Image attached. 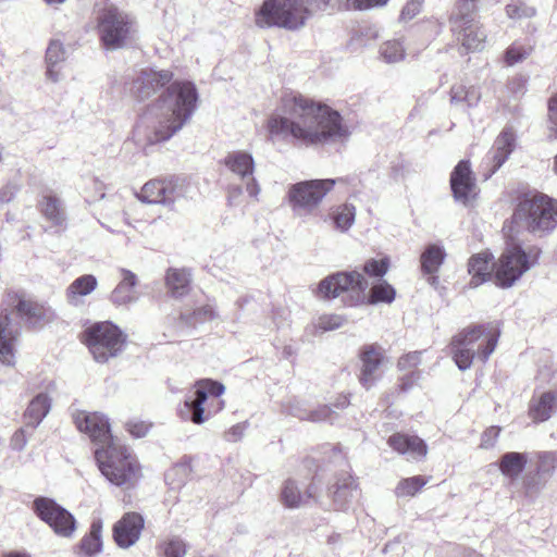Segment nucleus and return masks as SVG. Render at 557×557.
<instances>
[{
  "mask_svg": "<svg viewBox=\"0 0 557 557\" xmlns=\"http://www.w3.org/2000/svg\"><path fill=\"white\" fill-rule=\"evenodd\" d=\"M533 52V46L529 40H516L505 51L504 61L508 66H513L528 59Z\"/></svg>",
  "mask_w": 557,
  "mask_h": 557,
  "instance_id": "obj_44",
  "label": "nucleus"
},
{
  "mask_svg": "<svg viewBox=\"0 0 557 557\" xmlns=\"http://www.w3.org/2000/svg\"><path fill=\"white\" fill-rule=\"evenodd\" d=\"M16 194V189L12 185H7L0 189V203L10 202Z\"/></svg>",
  "mask_w": 557,
  "mask_h": 557,
  "instance_id": "obj_63",
  "label": "nucleus"
},
{
  "mask_svg": "<svg viewBox=\"0 0 557 557\" xmlns=\"http://www.w3.org/2000/svg\"><path fill=\"white\" fill-rule=\"evenodd\" d=\"M150 425L143 421H129L127 423L128 432L135 437H144L149 432Z\"/></svg>",
  "mask_w": 557,
  "mask_h": 557,
  "instance_id": "obj_58",
  "label": "nucleus"
},
{
  "mask_svg": "<svg viewBox=\"0 0 557 557\" xmlns=\"http://www.w3.org/2000/svg\"><path fill=\"white\" fill-rule=\"evenodd\" d=\"M288 113L289 117L274 115L268 120L271 136H292L306 146H323L345 141L350 135L337 111L302 96L293 98Z\"/></svg>",
  "mask_w": 557,
  "mask_h": 557,
  "instance_id": "obj_1",
  "label": "nucleus"
},
{
  "mask_svg": "<svg viewBox=\"0 0 557 557\" xmlns=\"http://www.w3.org/2000/svg\"><path fill=\"white\" fill-rule=\"evenodd\" d=\"M102 522L100 520L94 521L90 525V531L81 541V550L88 557L95 556L102 550Z\"/></svg>",
  "mask_w": 557,
  "mask_h": 557,
  "instance_id": "obj_40",
  "label": "nucleus"
},
{
  "mask_svg": "<svg viewBox=\"0 0 557 557\" xmlns=\"http://www.w3.org/2000/svg\"><path fill=\"white\" fill-rule=\"evenodd\" d=\"M308 7L312 8L314 11H327L330 9L341 8V0H306Z\"/></svg>",
  "mask_w": 557,
  "mask_h": 557,
  "instance_id": "obj_55",
  "label": "nucleus"
},
{
  "mask_svg": "<svg viewBox=\"0 0 557 557\" xmlns=\"http://www.w3.org/2000/svg\"><path fill=\"white\" fill-rule=\"evenodd\" d=\"M500 433V428L498 426H491L488 428L481 437V447L484 449H488L494 447L495 443L497 442V438Z\"/></svg>",
  "mask_w": 557,
  "mask_h": 557,
  "instance_id": "obj_54",
  "label": "nucleus"
},
{
  "mask_svg": "<svg viewBox=\"0 0 557 557\" xmlns=\"http://www.w3.org/2000/svg\"><path fill=\"white\" fill-rule=\"evenodd\" d=\"M145 520L137 512H126L113 525V540L123 549L134 546L140 539Z\"/></svg>",
  "mask_w": 557,
  "mask_h": 557,
  "instance_id": "obj_20",
  "label": "nucleus"
},
{
  "mask_svg": "<svg viewBox=\"0 0 557 557\" xmlns=\"http://www.w3.org/2000/svg\"><path fill=\"white\" fill-rule=\"evenodd\" d=\"M525 85L527 81L523 77H513L509 82L507 88L515 97H519L520 95L524 94Z\"/></svg>",
  "mask_w": 557,
  "mask_h": 557,
  "instance_id": "obj_59",
  "label": "nucleus"
},
{
  "mask_svg": "<svg viewBox=\"0 0 557 557\" xmlns=\"http://www.w3.org/2000/svg\"><path fill=\"white\" fill-rule=\"evenodd\" d=\"M540 252H525L518 245L505 248L498 260L493 264L495 284L502 288L511 287L525 272L537 263Z\"/></svg>",
  "mask_w": 557,
  "mask_h": 557,
  "instance_id": "obj_8",
  "label": "nucleus"
},
{
  "mask_svg": "<svg viewBox=\"0 0 557 557\" xmlns=\"http://www.w3.org/2000/svg\"><path fill=\"white\" fill-rule=\"evenodd\" d=\"M379 55L385 63H397L405 59L406 48L399 39L386 40L380 45Z\"/></svg>",
  "mask_w": 557,
  "mask_h": 557,
  "instance_id": "obj_43",
  "label": "nucleus"
},
{
  "mask_svg": "<svg viewBox=\"0 0 557 557\" xmlns=\"http://www.w3.org/2000/svg\"><path fill=\"white\" fill-rule=\"evenodd\" d=\"M40 211L45 219L49 221L53 226L64 227L66 223V216L61 201L54 196H44L40 203Z\"/></svg>",
  "mask_w": 557,
  "mask_h": 557,
  "instance_id": "obj_34",
  "label": "nucleus"
},
{
  "mask_svg": "<svg viewBox=\"0 0 557 557\" xmlns=\"http://www.w3.org/2000/svg\"><path fill=\"white\" fill-rule=\"evenodd\" d=\"M243 435V428L240 425H234L230 429L227 433L228 441H236Z\"/></svg>",
  "mask_w": 557,
  "mask_h": 557,
  "instance_id": "obj_64",
  "label": "nucleus"
},
{
  "mask_svg": "<svg viewBox=\"0 0 557 557\" xmlns=\"http://www.w3.org/2000/svg\"><path fill=\"white\" fill-rule=\"evenodd\" d=\"M281 502L285 507L290 509L306 505V496L302 495L296 481L288 479L284 482L281 492Z\"/></svg>",
  "mask_w": 557,
  "mask_h": 557,
  "instance_id": "obj_42",
  "label": "nucleus"
},
{
  "mask_svg": "<svg viewBox=\"0 0 557 557\" xmlns=\"http://www.w3.org/2000/svg\"><path fill=\"white\" fill-rule=\"evenodd\" d=\"M227 202L232 207L239 206L243 202V186L230 185L227 189Z\"/></svg>",
  "mask_w": 557,
  "mask_h": 557,
  "instance_id": "obj_57",
  "label": "nucleus"
},
{
  "mask_svg": "<svg viewBox=\"0 0 557 557\" xmlns=\"http://www.w3.org/2000/svg\"><path fill=\"white\" fill-rule=\"evenodd\" d=\"M197 100L198 92L191 82H173L148 109L153 128L151 140H168L181 131L194 114Z\"/></svg>",
  "mask_w": 557,
  "mask_h": 557,
  "instance_id": "obj_2",
  "label": "nucleus"
},
{
  "mask_svg": "<svg viewBox=\"0 0 557 557\" xmlns=\"http://www.w3.org/2000/svg\"><path fill=\"white\" fill-rule=\"evenodd\" d=\"M51 409V397L47 393H39L29 403L25 411L27 425L36 428L47 417Z\"/></svg>",
  "mask_w": 557,
  "mask_h": 557,
  "instance_id": "obj_30",
  "label": "nucleus"
},
{
  "mask_svg": "<svg viewBox=\"0 0 557 557\" xmlns=\"http://www.w3.org/2000/svg\"><path fill=\"white\" fill-rule=\"evenodd\" d=\"M513 221L531 232L548 231L555 226L554 200L546 195H535L520 201Z\"/></svg>",
  "mask_w": 557,
  "mask_h": 557,
  "instance_id": "obj_12",
  "label": "nucleus"
},
{
  "mask_svg": "<svg viewBox=\"0 0 557 557\" xmlns=\"http://www.w3.org/2000/svg\"><path fill=\"white\" fill-rule=\"evenodd\" d=\"M450 189L457 202L468 206L478 195L476 180L468 160H461L450 173Z\"/></svg>",
  "mask_w": 557,
  "mask_h": 557,
  "instance_id": "obj_18",
  "label": "nucleus"
},
{
  "mask_svg": "<svg viewBox=\"0 0 557 557\" xmlns=\"http://www.w3.org/2000/svg\"><path fill=\"white\" fill-rule=\"evenodd\" d=\"M189 473V466L187 463H178L173 467L165 475L170 484H174V476H180L177 485L184 483Z\"/></svg>",
  "mask_w": 557,
  "mask_h": 557,
  "instance_id": "obj_53",
  "label": "nucleus"
},
{
  "mask_svg": "<svg viewBox=\"0 0 557 557\" xmlns=\"http://www.w3.org/2000/svg\"><path fill=\"white\" fill-rule=\"evenodd\" d=\"M311 15L312 10L306 0H264L256 13V24L294 32L304 28Z\"/></svg>",
  "mask_w": 557,
  "mask_h": 557,
  "instance_id": "obj_6",
  "label": "nucleus"
},
{
  "mask_svg": "<svg viewBox=\"0 0 557 557\" xmlns=\"http://www.w3.org/2000/svg\"><path fill=\"white\" fill-rule=\"evenodd\" d=\"M225 391L222 383L203 379L194 384V392L187 395L178 409L180 418L194 424L205 423L209 414H206L203 404L209 397H220Z\"/></svg>",
  "mask_w": 557,
  "mask_h": 557,
  "instance_id": "obj_14",
  "label": "nucleus"
},
{
  "mask_svg": "<svg viewBox=\"0 0 557 557\" xmlns=\"http://www.w3.org/2000/svg\"><path fill=\"white\" fill-rule=\"evenodd\" d=\"M13 311L34 327L42 326L55 317L50 307L24 294L10 292L5 295L0 314V362L10 367L15 364L16 346L21 335L20 323L11 317Z\"/></svg>",
  "mask_w": 557,
  "mask_h": 557,
  "instance_id": "obj_3",
  "label": "nucleus"
},
{
  "mask_svg": "<svg viewBox=\"0 0 557 557\" xmlns=\"http://www.w3.org/2000/svg\"><path fill=\"white\" fill-rule=\"evenodd\" d=\"M491 255L481 252L470 258L468 271L471 274L470 286L478 287L492 276L491 272Z\"/></svg>",
  "mask_w": 557,
  "mask_h": 557,
  "instance_id": "obj_32",
  "label": "nucleus"
},
{
  "mask_svg": "<svg viewBox=\"0 0 557 557\" xmlns=\"http://www.w3.org/2000/svg\"><path fill=\"white\" fill-rule=\"evenodd\" d=\"M85 343L99 363H106L120 355L124 348L126 336L111 322H98L85 330Z\"/></svg>",
  "mask_w": 557,
  "mask_h": 557,
  "instance_id": "obj_9",
  "label": "nucleus"
},
{
  "mask_svg": "<svg viewBox=\"0 0 557 557\" xmlns=\"http://www.w3.org/2000/svg\"><path fill=\"white\" fill-rule=\"evenodd\" d=\"M480 98H481V95L475 87H473V86L467 87L466 86L463 102L467 103L468 107L475 106L479 102Z\"/></svg>",
  "mask_w": 557,
  "mask_h": 557,
  "instance_id": "obj_61",
  "label": "nucleus"
},
{
  "mask_svg": "<svg viewBox=\"0 0 557 557\" xmlns=\"http://www.w3.org/2000/svg\"><path fill=\"white\" fill-rule=\"evenodd\" d=\"M344 318L337 314L322 315L319 318L318 327L322 331H333L344 324Z\"/></svg>",
  "mask_w": 557,
  "mask_h": 557,
  "instance_id": "obj_52",
  "label": "nucleus"
},
{
  "mask_svg": "<svg viewBox=\"0 0 557 557\" xmlns=\"http://www.w3.org/2000/svg\"><path fill=\"white\" fill-rule=\"evenodd\" d=\"M95 458L101 474L116 486L129 488L140 478V467L131 450L117 443L98 447Z\"/></svg>",
  "mask_w": 557,
  "mask_h": 557,
  "instance_id": "obj_5",
  "label": "nucleus"
},
{
  "mask_svg": "<svg viewBox=\"0 0 557 557\" xmlns=\"http://www.w3.org/2000/svg\"><path fill=\"white\" fill-rule=\"evenodd\" d=\"M422 9V2L420 0H411L406 3L401 10V18L405 21L412 20L417 16Z\"/></svg>",
  "mask_w": 557,
  "mask_h": 557,
  "instance_id": "obj_56",
  "label": "nucleus"
},
{
  "mask_svg": "<svg viewBox=\"0 0 557 557\" xmlns=\"http://www.w3.org/2000/svg\"><path fill=\"white\" fill-rule=\"evenodd\" d=\"M499 331L490 325L465 329L451 341L453 358L459 370H468L476 357L485 362L497 346Z\"/></svg>",
  "mask_w": 557,
  "mask_h": 557,
  "instance_id": "obj_4",
  "label": "nucleus"
},
{
  "mask_svg": "<svg viewBox=\"0 0 557 557\" xmlns=\"http://www.w3.org/2000/svg\"><path fill=\"white\" fill-rule=\"evenodd\" d=\"M368 288V282L357 271L338 272L329 275L318 285V295L321 298H336L343 293L349 294V306L362 302L364 299V290Z\"/></svg>",
  "mask_w": 557,
  "mask_h": 557,
  "instance_id": "obj_13",
  "label": "nucleus"
},
{
  "mask_svg": "<svg viewBox=\"0 0 557 557\" xmlns=\"http://www.w3.org/2000/svg\"><path fill=\"white\" fill-rule=\"evenodd\" d=\"M224 165L244 184L249 197L258 201L261 187L253 175L256 163L252 154L244 150L228 152L224 158Z\"/></svg>",
  "mask_w": 557,
  "mask_h": 557,
  "instance_id": "obj_16",
  "label": "nucleus"
},
{
  "mask_svg": "<svg viewBox=\"0 0 557 557\" xmlns=\"http://www.w3.org/2000/svg\"><path fill=\"white\" fill-rule=\"evenodd\" d=\"M286 411L300 420H309L313 422L332 420V414L334 413V411L327 406H322L312 411L300 407L298 403L288 405Z\"/></svg>",
  "mask_w": 557,
  "mask_h": 557,
  "instance_id": "obj_41",
  "label": "nucleus"
},
{
  "mask_svg": "<svg viewBox=\"0 0 557 557\" xmlns=\"http://www.w3.org/2000/svg\"><path fill=\"white\" fill-rule=\"evenodd\" d=\"M388 0H346V8L355 11H369L384 7Z\"/></svg>",
  "mask_w": 557,
  "mask_h": 557,
  "instance_id": "obj_51",
  "label": "nucleus"
},
{
  "mask_svg": "<svg viewBox=\"0 0 557 557\" xmlns=\"http://www.w3.org/2000/svg\"><path fill=\"white\" fill-rule=\"evenodd\" d=\"M396 290L389 285L386 281H380L377 284H374L370 289V299L371 304L376 302H386L391 304L395 299Z\"/></svg>",
  "mask_w": 557,
  "mask_h": 557,
  "instance_id": "obj_47",
  "label": "nucleus"
},
{
  "mask_svg": "<svg viewBox=\"0 0 557 557\" xmlns=\"http://www.w3.org/2000/svg\"><path fill=\"white\" fill-rule=\"evenodd\" d=\"M549 122L552 126L550 132H554V136L557 137V95L549 100L548 103Z\"/></svg>",
  "mask_w": 557,
  "mask_h": 557,
  "instance_id": "obj_60",
  "label": "nucleus"
},
{
  "mask_svg": "<svg viewBox=\"0 0 557 557\" xmlns=\"http://www.w3.org/2000/svg\"><path fill=\"white\" fill-rule=\"evenodd\" d=\"M166 194V178L150 180L141 187L137 198L141 202L166 207V201L170 199Z\"/></svg>",
  "mask_w": 557,
  "mask_h": 557,
  "instance_id": "obj_31",
  "label": "nucleus"
},
{
  "mask_svg": "<svg viewBox=\"0 0 557 557\" xmlns=\"http://www.w3.org/2000/svg\"><path fill=\"white\" fill-rule=\"evenodd\" d=\"M343 182L344 178H325L293 184L287 193L288 203L295 214H310L321 205L334 186Z\"/></svg>",
  "mask_w": 557,
  "mask_h": 557,
  "instance_id": "obj_11",
  "label": "nucleus"
},
{
  "mask_svg": "<svg viewBox=\"0 0 557 557\" xmlns=\"http://www.w3.org/2000/svg\"><path fill=\"white\" fill-rule=\"evenodd\" d=\"M474 12L473 1L458 0L449 18L450 29L466 51L483 50L487 38Z\"/></svg>",
  "mask_w": 557,
  "mask_h": 557,
  "instance_id": "obj_7",
  "label": "nucleus"
},
{
  "mask_svg": "<svg viewBox=\"0 0 557 557\" xmlns=\"http://www.w3.org/2000/svg\"><path fill=\"white\" fill-rule=\"evenodd\" d=\"M361 369L359 381L367 389L371 388L382 375L385 358L381 348L369 345L360 354Z\"/></svg>",
  "mask_w": 557,
  "mask_h": 557,
  "instance_id": "obj_21",
  "label": "nucleus"
},
{
  "mask_svg": "<svg viewBox=\"0 0 557 557\" xmlns=\"http://www.w3.org/2000/svg\"><path fill=\"white\" fill-rule=\"evenodd\" d=\"M506 14L512 20L530 18L535 15V9L521 0H512L506 5Z\"/></svg>",
  "mask_w": 557,
  "mask_h": 557,
  "instance_id": "obj_48",
  "label": "nucleus"
},
{
  "mask_svg": "<svg viewBox=\"0 0 557 557\" xmlns=\"http://www.w3.org/2000/svg\"><path fill=\"white\" fill-rule=\"evenodd\" d=\"M72 418L76 428L87 434L89 438L100 445V447H107L111 445V443H117L111 435L109 420L106 416L98 412L75 410L72 413Z\"/></svg>",
  "mask_w": 557,
  "mask_h": 557,
  "instance_id": "obj_17",
  "label": "nucleus"
},
{
  "mask_svg": "<svg viewBox=\"0 0 557 557\" xmlns=\"http://www.w3.org/2000/svg\"><path fill=\"white\" fill-rule=\"evenodd\" d=\"M421 362V352L413 351L405 355L398 361V368L400 371H409L408 374L401 377L400 387L403 391H408L413 384L420 379V372L414 371Z\"/></svg>",
  "mask_w": 557,
  "mask_h": 557,
  "instance_id": "obj_36",
  "label": "nucleus"
},
{
  "mask_svg": "<svg viewBox=\"0 0 557 557\" xmlns=\"http://www.w3.org/2000/svg\"><path fill=\"white\" fill-rule=\"evenodd\" d=\"M446 253L442 246L429 245L421 253V270L424 274H435L445 260Z\"/></svg>",
  "mask_w": 557,
  "mask_h": 557,
  "instance_id": "obj_37",
  "label": "nucleus"
},
{
  "mask_svg": "<svg viewBox=\"0 0 557 557\" xmlns=\"http://www.w3.org/2000/svg\"><path fill=\"white\" fill-rule=\"evenodd\" d=\"M121 281L112 290L110 300L115 306H126L137 301L138 296L136 285L138 283L137 276L129 270L122 269Z\"/></svg>",
  "mask_w": 557,
  "mask_h": 557,
  "instance_id": "obj_25",
  "label": "nucleus"
},
{
  "mask_svg": "<svg viewBox=\"0 0 557 557\" xmlns=\"http://www.w3.org/2000/svg\"><path fill=\"white\" fill-rule=\"evenodd\" d=\"M36 515L46 522L57 535L71 537L76 529V521L73 515L61 507L53 499L38 497L33 503Z\"/></svg>",
  "mask_w": 557,
  "mask_h": 557,
  "instance_id": "obj_15",
  "label": "nucleus"
},
{
  "mask_svg": "<svg viewBox=\"0 0 557 557\" xmlns=\"http://www.w3.org/2000/svg\"><path fill=\"white\" fill-rule=\"evenodd\" d=\"M160 554L163 557H185L186 546L180 537H172L164 541L159 546Z\"/></svg>",
  "mask_w": 557,
  "mask_h": 557,
  "instance_id": "obj_49",
  "label": "nucleus"
},
{
  "mask_svg": "<svg viewBox=\"0 0 557 557\" xmlns=\"http://www.w3.org/2000/svg\"><path fill=\"white\" fill-rule=\"evenodd\" d=\"M98 285L97 278L91 274H85L74 280L66 289V299L73 306L83 304L82 298L91 294Z\"/></svg>",
  "mask_w": 557,
  "mask_h": 557,
  "instance_id": "obj_29",
  "label": "nucleus"
},
{
  "mask_svg": "<svg viewBox=\"0 0 557 557\" xmlns=\"http://www.w3.org/2000/svg\"><path fill=\"white\" fill-rule=\"evenodd\" d=\"M557 408V395L554 392H545L537 399H533L530 406V417L535 422L548 420Z\"/></svg>",
  "mask_w": 557,
  "mask_h": 557,
  "instance_id": "obj_33",
  "label": "nucleus"
},
{
  "mask_svg": "<svg viewBox=\"0 0 557 557\" xmlns=\"http://www.w3.org/2000/svg\"><path fill=\"white\" fill-rule=\"evenodd\" d=\"M515 147V135L511 131L505 129L496 138L488 158L493 162V168L486 177L494 174L508 159Z\"/></svg>",
  "mask_w": 557,
  "mask_h": 557,
  "instance_id": "obj_26",
  "label": "nucleus"
},
{
  "mask_svg": "<svg viewBox=\"0 0 557 557\" xmlns=\"http://www.w3.org/2000/svg\"><path fill=\"white\" fill-rule=\"evenodd\" d=\"M218 318L219 313L211 304L201 305L191 311L186 310L181 313V319L190 326L203 324Z\"/></svg>",
  "mask_w": 557,
  "mask_h": 557,
  "instance_id": "obj_38",
  "label": "nucleus"
},
{
  "mask_svg": "<svg viewBox=\"0 0 557 557\" xmlns=\"http://www.w3.org/2000/svg\"><path fill=\"white\" fill-rule=\"evenodd\" d=\"M65 60V52L63 46L59 41H51L47 52H46V62H47V72L46 75L48 79L53 83H57L61 77V64Z\"/></svg>",
  "mask_w": 557,
  "mask_h": 557,
  "instance_id": "obj_35",
  "label": "nucleus"
},
{
  "mask_svg": "<svg viewBox=\"0 0 557 557\" xmlns=\"http://www.w3.org/2000/svg\"><path fill=\"white\" fill-rule=\"evenodd\" d=\"M428 483L422 475H416L399 481L395 488L397 497L414 496Z\"/></svg>",
  "mask_w": 557,
  "mask_h": 557,
  "instance_id": "obj_45",
  "label": "nucleus"
},
{
  "mask_svg": "<svg viewBox=\"0 0 557 557\" xmlns=\"http://www.w3.org/2000/svg\"><path fill=\"white\" fill-rule=\"evenodd\" d=\"M190 191L191 184L186 178L175 176L166 178V197L170 198L166 207L173 208L175 202L189 197Z\"/></svg>",
  "mask_w": 557,
  "mask_h": 557,
  "instance_id": "obj_39",
  "label": "nucleus"
},
{
  "mask_svg": "<svg viewBox=\"0 0 557 557\" xmlns=\"http://www.w3.org/2000/svg\"><path fill=\"white\" fill-rule=\"evenodd\" d=\"M329 491L334 508L343 511L347 510L351 502L359 495L356 479L347 472L338 474Z\"/></svg>",
  "mask_w": 557,
  "mask_h": 557,
  "instance_id": "obj_22",
  "label": "nucleus"
},
{
  "mask_svg": "<svg viewBox=\"0 0 557 557\" xmlns=\"http://www.w3.org/2000/svg\"><path fill=\"white\" fill-rule=\"evenodd\" d=\"M529 461L527 453H505L498 460L500 473L510 481L517 480L524 471Z\"/></svg>",
  "mask_w": 557,
  "mask_h": 557,
  "instance_id": "obj_27",
  "label": "nucleus"
},
{
  "mask_svg": "<svg viewBox=\"0 0 557 557\" xmlns=\"http://www.w3.org/2000/svg\"><path fill=\"white\" fill-rule=\"evenodd\" d=\"M388 445L398 454L407 457L408 460H421L428 454V446L417 435L396 433L389 436Z\"/></svg>",
  "mask_w": 557,
  "mask_h": 557,
  "instance_id": "obj_24",
  "label": "nucleus"
},
{
  "mask_svg": "<svg viewBox=\"0 0 557 557\" xmlns=\"http://www.w3.org/2000/svg\"><path fill=\"white\" fill-rule=\"evenodd\" d=\"M191 274L186 269L170 268L165 274L168 292L174 298H182L190 289Z\"/></svg>",
  "mask_w": 557,
  "mask_h": 557,
  "instance_id": "obj_28",
  "label": "nucleus"
},
{
  "mask_svg": "<svg viewBox=\"0 0 557 557\" xmlns=\"http://www.w3.org/2000/svg\"><path fill=\"white\" fill-rule=\"evenodd\" d=\"M466 86L462 84L454 85L450 89V102L454 104L463 103Z\"/></svg>",
  "mask_w": 557,
  "mask_h": 557,
  "instance_id": "obj_62",
  "label": "nucleus"
},
{
  "mask_svg": "<svg viewBox=\"0 0 557 557\" xmlns=\"http://www.w3.org/2000/svg\"><path fill=\"white\" fill-rule=\"evenodd\" d=\"M173 73L169 70L145 69L133 81L131 92L139 100H145L157 92L158 89L170 83Z\"/></svg>",
  "mask_w": 557,
  "mask_h": 557,
  "instance_id": "obj_19",
  "label": "nucleus"
},
{
  "mask_svg": "<svg viewBox=\"0 0 557 557\" xmlns=\"http://www.w3.org/2000/svg\"><path fill=\"white\" fill-rule=\"evenodd\" d=\"M356 218V208L354 205L345 203L337 208L333 214V220L336 228L345 232L350 228Z\"/></svg>",
  "mask_w": 557,
  "mask_h": 557,
  "instance_id": "obj_46",
  "label": "nucleus"
},
{
  "mask_svg": "<svg viewBox=\"0 0 557 557\" xmlns=\"http://www.w3.org/2000/svg\"><path fill=\"white\" fill-rule=\"evenodd\" d=\"M97 21L100 40L108 50L125 47L135 32L133 18L115 7L103 9Z\"/></svg>",
  "mask_w": 557,
  "mask_h": 557,
  "instance_id": "obj_10",
  "label": "nucleus"
},
{
  "mask_svg": "<svg viewBox=\"0 0 557 557\" xmlns=\"http://www.w3.org/2000/svg\"><path fill=\"white\" fill-rule=\"evenodd\" d=\"M536 479L525 480L524 486L528 492L541 491L547 481L553 476L557 468V453L556 451H540L536 453Z\"/></svg>",
  "mask_w": 557,
  "mask_h": 557,
  "instance_id": "obj_23",
  "label": "nucleus"
},
{
  "mask_svg": "<svg viewBox=\"0 0 557 557\" xmlns=\"http://www.w3.org/2000/svg\"><path fill=\"white\" fill-rule=\"evenodd\" d=\"M389 267V260L383 258L381 260L370 259L363 265V271L371 277H383Z\"/></svg>",
  "mask_w": 557,
  "mask_h": 557,
  "instance_id": "obj_50",
  "label": "nucleus"
}]
</instances>
